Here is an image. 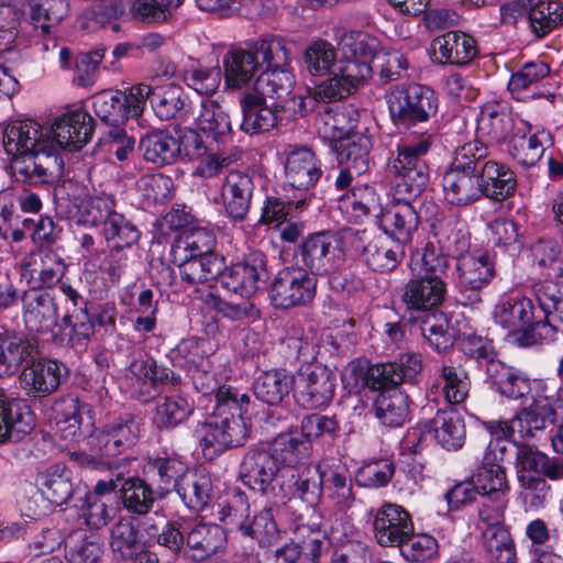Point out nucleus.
Listing matches in <instances>:
<instances>
[{
  "label": "nucleus",
  "instance_id": "obj_1",
  "mask_svg": "<svg viewBox=\"0 0 563 563\" xmlns=\"http://www.w3.org/2000/svg\"><path fill=\"white\" fill-rule=\"evenodd\" d=\"M432 144L430 134L409 136L397 145V155L387 163V173L395 178V190L404 197L383 211L379 225L385 234L401 244L411 240L419 224L418 213L409 199L418 196L429 181L426 156Z\"/></svg>",
  "mask_w": 563,
  "mask_h": 563
},
{
  "label": "nucleus",
  "instance_id": "obj_2",
  "mask_svg": "<svg viewBox=\"0 0 563 563\" xmlns=\"http://www.w3.org/2000/svg\"><path fill=\"white\" fill-rule=\"evenodd\" d=\"M485 371L497 391L509 399H522L532 394V401L520 408L510 420L489 421L485 423V428L492 434L500 433L510 439H515L516 435L520 440L541 439L558 416L556 409L547 395V383L534 380L532 386L523 372L498 360L488 361Z\"/></svg>",
  "mask_w": 563,
  "mask_h": 563
},
{
  "label": "nucleus",
  "instance_id": "obj_3",
  "mask_svg": "<svg viewBox=\"0 0 563 563\" xmlns=\"http://www.w3.org/2000/svg\"><path fill=\"white\" fill-rule=\"evenodd\" d=\"M2 144L18 180L36 185L63 176L64 162L54 152L48 126L31 119L12 121L3 129Z\"/></svg>",
  "mask_w": 563,
  "mask_h": 563
},
{
  "label": "nucleus",
  "instance_id": "obj_4",
  "mask_svg": "<svg viewBox=\"0 0 563 563\" xmlns=\"http://www.w3.org/2000/svg\"><path fill=\"white\" fill-rule=\"evenodd\" d=\"M235 394L230 388H221L217 395L213 416L197 429L203 450L225 449L244 444L247 438V423L241 417Z\"/></svg>",
  "mask_w": 563,
  "mask_h": 563
},
{
  "label": "nucleus",
  "instance_id": "obj_5",
  "mask_svg": "<svg viewBox=\"0 0 563 563\" xmlns=\"http://www.w3.org/2000/svg\"><path fill=\"white\" fill-rule=\"evenodd\" d=\"M66 0H14L0 3V46L13 42L22 18L26 16L34 30L46 35L51 23L59 22L66 13Z\"/></svg>",
  "mask_w": 563,
  "mask_h": 563
},
{
  "label": "nucleus",
  "instance_id": "obj_6",
  "mask_svg": "<svg viewBox=\"0 0 563 563\" xmlns=\"http://www.w3.org/2000/svg\"><path fill=\"white\" fill-rule=\"evenodd\" d=\"M372 68L365 62L345 59L339 63L327 80L316 86L313 93L300 97V111H312L317 101L331 102L353 93L361 84L371 77Z\"/></svg>",
  "mask_w": 563,
  "mask_h": 563
},
{
  "label": "nucleus",
  "instance_id": "obj_7",
  "mask_svg": "<svg viewBox=\"0 0 563 563\" xmlns=\"http://www.w3.org/2000/svg\"><path fill=\"white\" fill-rule=\"evenodd\" d=\"M349 233L322 231L310 234L300 245L299 255L303 265L312 273L325 275L334 273L345 263V246L350 245Z\"/></svg>",
  "mask_w": 563,
  "mask_h": 563
},
{
  "label": "nucleus",
  "instance_id": "obj_8",
  "mask_svg": "<svg viewBox=\"0 0 563 563\" xmlns=\"http://www.w3.org/2000/svg\"><path fill=\"white\" fill-rule=\"evenodd\" d=\"M386 102L390 117L397 124L426 122L438 109L434 91L418 84L390 88L386 93Z\"/></svg>",
  "mask_w": 563,
  "mask_h": 563
},
{
  "label": "nucleus",
  "instance_id": "obj_9",
  "mask_svg": "<svg viewBox=\"0 0 563 563\" xmlns=\"http://www.w3.org/2000/svg\"><path fill=\"white\" fill-rule=\"evenodd\" d=\"M494 321L517 335L526 344H533L548 336H540L543 330L537 327L540 314L532 300L525 296L504 297L493 310Z\"/></svg>",
  "mask_w": 563,
  "mask_h": 563
},
{
  "label": "nucleus",
  "instance_id": "obj_10",
  "mask_svg": "<svg viewBox=\"0 0 563 563\" xmlns=\"http://www.w3.org/2000/svg\"><path fill=\"white\" fill-rule=\"evenodd\" d=\"M317 290V279L301 267H286L274 277L269 298L272 303L282 309L310 303Z\"/></svg>",
  "mask_w": 563,
  "mask_h": 563
},
{
  "label": "nucleus",
  "instance_id": "obj_11",
  "mask_svg": "<svg viewBox=\"0 0 563 563\" xmlns=\"http://www.w3.org/2000/svg\"><path fill=\"white\" fill-rule=\"evenodd\" d=\"M350 246L360 253L373 271H393L404 257L402 244L387 234L373 235L366 230L349 233Z\"/></svg>",
  "mask_w": 563,
  "mask_h": 563
},
{
  "label": "nucleus",
  "instance_id": "obj_12",
  "mask_svg": "<svg viewBox=\"0 0 563 563\" xmlns=\"http://www.w3.org/2000/svg\"><path fill=\"white\" fill-rule=\"evenodd\" d=\"M516 472L520 487L526 492L525 498L530 497L531 507L543 506L550 493V485L541 476L547 453L536 446L516 443Z\"/></svg>",
  "mask_w": 563,
  "mask_h": 563
},
{
  "label": "nucleus",
  "instance_id": "obj_13",
  "mask_svg": "<svg viewBox=\"0 0 563 563\" xmlns=\"http://www.w3.org/2000/svg\"><path fill=\"white\" fill-rule=\"evenodd\" d=\"M240 476L247 487L267 497H285L283 485L279 493L275 483H278L282 471L272 453L266 449H252L246 452L241 463Z\"/></svg>",
  "mask_w": 563,
  "mask_h": 563
},
{
  "label": "nucleus",
  "instance_id": "obj_14",
  "mask_svg": "<svg viewBox=\"0 0 563 563\" xmlns=\"http://www.w3.org/2000/svg\"><path fill=\"white\" fill-rule=\"evenodd\" d=\"M323 529L320 527L300 526L295 530L292 541L303 553L306 563H319V558L325 549V540L341 542L352 532V526L342 517L322 515Z\"/></svg>",
  "mask_w": 563,
  "mask_h": 563
},
{
  "label": "nucleus",
  "instance_id": "obj_15",
  "mask_svg": "<svg viewBox=\"0 0 563 563\" xmlns=\"http://www.w3.org/2000/svg\"><path fill=\"white\" fill-rule=\"evenodd\" d=\"M67 264L51 249H40L24 256L20 262V276L31 289L52 288L58 285Z\"/></svg>",
  "mask_w": 563,
  "mask_h": 563
},
{
  "label": "nucleus",
  "instance_id": "obj_16",
  "mask_svg": "<svg viewBox=\"0 0 563 563\" xmlns=\"http://www.w3.org/2000/svg\"><path fill=\"white\" fill-rule=\"evenodd\" d=\"M68 368L51 358L32 360L19 375L20 388L27 397L42 398L54 394L66 380Z\"/></svg>",
  "mask_w": 563,
  "mask_h": 563
},
{
  "label": "nucleus",
  "instance_id": "obj_17",
  "mask_svg": "<svg viewBox=\"0 0 563 563\" xmlns=\"http://www.w3.org/2000/svg\"><path fill=\"white\" fill-rule=\"evenodd\" d=\"M334 389L333 373L321 365L294 376L295 398L303 408H319L328 405L334 396Z\"/></svg>",
  "mask_w": 563,
  "mask_h": 563
},
{
  "label": "nucleus",
  "instance_id": "obj_18",
  "mask_svg": "<svg viewBox=\"0 0 563 563\" xmlns=\"http://www.w3.org/2000/svg\"><path fill=\"white\" fill-rule=\"evenodd\" d=\"M283 166L286 183L298 190L313 187L322 175L319 158L307 146L287 145L284 150Z\"/></svg>",
  "mask_w": 563,
  "mask_h": 563
},
{
  "label": "nucleus",
  "instance_id": "obj_19",
  "mask_svg": "<svg viewBox=\"0 0 563 563\" xmlns=\"http://www.w3.org/2000/svg\"><path fill=\"white\" fill-rule=\"evenodd\" d=\"M55 147L58 145L68 151L82 148L91 139L93 119L82 108L69 110L48 126Z\"/></svg>",
  "mask_w": 563,
  "mask_h": 563
},
{
  "label": "nucleus",
  "instance_id": "obj_20",
  "mask_svg": "<svg viewBox=\"0 0 563 563\" xmlns=\"http://www.w3.org/2000/svg\"><path fill=\"white\" fill-rule=\"evenodd\" d=\"M114 198L108 194L87 196L79 201L64 197L56 199V210L62 217L85 227L104 223L106 218L114 210Z\"/></svg>",
  "mask_w": 563,
  "mask_h": 563
},
{
  "label": "nucleus",
  "instance_id": "obj_21",
  "mask_svg": "<svg viewBox=\"0 0 563 563\" xmlns=\"http://www.w3.org/2000/svg\"><path fill=\"white\" fill-rule=\"evenodd\" d=\"M266 258L261 252L250 254L244 263H236L220 274L221 284L228 290L249 298L258 289V284L266 277Z\"/></svg>",
  "mask_w": 563,
  "mask_h": 563
},
{
  "label": "nucleus",
  "instance_id": "obj_22",
  "mask_svg": "<svg viewBox=\"0 0 563 563\" xmlns=\"http://www.w3.org/2000/svg\"><path fill=\"white\" fill-rule=\"evenodd\" d=\"M374 536L383 547H398L410 537L413 523L410 515L399 505L384 504L378 508L373 521Z\"/></svg>",
  "mask_w": 563,
  "mask_h": 563
},
{
  "label": "nucleus",
  "instance_id": "obj_23",
  "mask_svg": "<svg viewBox=\"0 0 563 563\" xmlns=\"http://www.w3.org/2000/svg\"><path fill=\"white\" fill-rule=\"evenodd\" d=\"M34 427L35 417L26 400L9 399L0 388V443L20 441Z\"/></svg>",
  "mask_w": 563,
  "mask_h": 563
},
{
  "label": "nucleus",
  "instance_id": "obj_24",
  "mask_svg": "<svg viewBox=\"0 0 563 563\" xmlns=\"http://www.w3.org/2000/svg\"><path fill=\"white\" fill-rule=\"evenodd\" d=\"M254 184L252 177L239 170L230 172L221 185L220 197L227 216L243 221L251 207Z\"/></svg>",
  "mask_w": 563,
  "mask_h": 563
},
{
  "label": "nucleus",
  "instance_id": "obj_25",
  "mask_svg": "<svg viewBox=\"0 0 563 563\" xmlns=\"http://www.w3.org/2000/svg\"><path fill=\"white\" fill-rule=\"evenodd\" d=\"M139 431V423L129 416L93 433L89 444L101 455L113 456L131 446L137 439Z\"/></svg>",
  "mask_w": 563,
  "mask_h": 563
},
{
  "label": "nucleus",
  "instance_id": "obj_26",
  "mask_svg": "<svg viewBox=\"0 0 563 563\" xmlns=\"http://www.w3.org/2000/svg\"><path fill=\"white\" fill-rule=\"evenodd\" d=\"M446 284L444 280L420 278L411 275L400 296L406 310L411 312L429 311L444 300Z\"/></svg>",
  "mask_w": 563,
  "mask_h": 563
},
{
  "label": "nucleus",
  "instance_id": "obj_27",
  "mask_svg": "<svg viewBox=\"0 0 563 563\" xmlns=\"http://www.w3.org/2000/svg\"><path fill=\"white\" fill-rule=\"evenodd\" d=\"M22 317L30 332H49L58 321L57 305L48 292H25L22 298Z\"/></svg>",
  "mask_w": 563,
  "mask_h": 563
},
{
  "label": "nucleus",
  "instance_id": "obj_28",
  "mask_svg": "<svg viewBox=\"0 0 563 563\" xmlns=\"http://www.w3.org/2000/svg\"><path fill=\"white\" fill-rule=\"evenodd\" d=\"M323 493L325 504L332 510L328 516L336 515L346 520L345 514L354 505L355 496L349 471L344 466L324 470Z\"/></svg>",
  "mask_w": 563,
  "mask_h": 563
},
{
  "label": "nucleus",
  "instance_id": "obj_29",
  "mask_svg": "<svg viewBox=\"0 0 563 563\" xmlns=\"http://www.w3.org/2000/svg\"><path fill=\"white\" fill-rule=\"evenodd\" d=\"M358 120L357 110L351 104L325 106L318 113L316 125L319 135L328 142H342L350 136Z\"/></svg>",
  "mask_w": 563,
  "mask_h": 563
},
{
  "label": "nucleus",
  "instance_id": "obj_30",
  "mask_svg": "<svg viewBox=\"0 0 563 563\" xmlns=\"http://www.w3.org/2000/svg\"><path fill=\"white\" fill-rule=\"evenodd\" d=\"M459 285L464 290H481L495 275L494 263L487 253L461 254L456 261Z\"/></svg>",
  "mask_w": 563,
  "mask_h": 563
},
{
  "label": "nucleus",
  "instance_id": "obj_31",
  "mask_svg": "<svg viewBox=\"0 0 563 563\" xmlns=\"http://www.w3.org/2000/svg\"><path fill=\"white\" fill-rule=\"evenodd\" d=\"M214 351V344L210 340L187 338L169 352V357L174 366L192 374L200 368H211L210 356Z\"/></svg>",
  "mask_w": 563,
  "mask_h": 563
},
{
  "label": "nucleus",
  "instance_id": "obj_32",
  "mask_svg": "<svg viewBox=\"0 0 563 563\" xmlns=\"http://www.w3.org/2000/svg\"><path fill=\"white\" fill-rule=\"evenodd\" d=\"M198 131L216 143L225 144L231 140L232 126L229 114L218 101L203 98L195 117Z\"/></svg>",
  "mask_w": 563,
  "mask_h": 563
},
{
  "label": "nucleus",
  "instance_id": "obj_33",
  "mask_svg": "<svg viewBox=\"0 0 563 563\" xmlns=\"http://www.w3.org/2000/svg\"><path fill=\"white\" fill-rule=\"evenodd\" d=\"M444 199L456 207H466L483 197L477 174L448 169L442 178Z\"/></svg>",
  "mask_w": 563,
  "mask_h": 563
},
{
  "label": "nucleus",
  "instance_id": "obj_34",
  "mask_svg": "<svg viewBox=\"0 0 563 563\" xmlns=\"http://www.w3.org/2000/svg\"><path fill=\"white\" fill-rule=\"evenodd\" d=\"M437 59L442 64L465 65L477 55L475 40L462 32H448L433 42Z\"/></svg>",
  "mask_w": 563,
  "mask_h": 563
},
{
  "label": "nucleus",
  "instance_id": "obj_35",
  "mask_svg": "<svg viewBox=\"0 0 563 563\" xmlns=\"http://www.w3.org/2000/svg\"><path fill=\"white\" fill-rule=\"evenodd\" d=\"M37 343L23 335H7L0 339V377L13 375L20 366L36 357Z\"/></svg>",
  "mask_w": 563,
  "mask_h": 563
},
{
  "label": "nucleus",
  "instance_id": "obj_36",
  "mask_svg": "<svg viewBox=\"0 0 563 563\" xmlns=\"http://www.w3.org/2000/svg\"><path fill=\"white\" fill-rule=\"evenodd\" d=\"M282 471V476L295 477V471L305 463L308 456V442L291 434H279L266 449Z\"/></svg>",
  "mask_w": 563,
  "mask_h": 563
},
{
  "label": "nucleus",
  "instance_id": "obj_37",
  "mask_svg": "<svg viewBox=\"0 0 563 563\" xmlns=\"http://www.w3.org/2000/svg\"><path fill=\"white\" fill-rule=\"evenodd\" d=\"M434 440L445 450H459L465 442V424L463 418L453 408L438 410L428 424Z\"/></svg>",
  "mask_w": 563,
  "mask_h": 563
},
{
  "label": "nucleus",
  "instance_id": "obj_38",
  "mask_svg": "<svg viewBox=\"0 0 563 563\" xmlns=\"http://www.w3.org/2000/svg\"><path fill=\"white\" fill-rule=\"evenodd\" d=\"M483 196L501 201L509 197L516 188L514 173L504 164L488 159L481 166L477 174Z\"/></svg>",
  "mask_w": 563,
  "mask_h": 563
},
{
  "label": "nucleus",
  "instance_id": "obj_39",
  "mask_svg": "<svg viewBox=\"0 0 563 563\" xmlns=\"http://www.w3.org/2000/svg\"><path fill=\"white\" fill-rule=\"evenodd\" d=\"M224 79L231 88H242L251 82L261 67L253 48L230 49L223 56Z\"/></svg>",
  "mask_w": 563,
  "mask_h": 563
},
{
  "label": "nucleus",
  "instance_id": "obj_40",
  "mask_svg": "<svg viewBox=\"0 0 563 563\" xmlns=\"http://www.w3.org/2000/svg\"><path fill=\"white\" fill-rule=\"evenodd\" d=\"M274 106H267L264 98L250 92L241 100L243 120L241 129L247 134H258L269 131L277 124Z\"/></svg>",
  "mask_w": 563,
  "mask_h": 563
},
{
  "label": "nucleus",
  "instance_id": "obj_41",
  "mask_svg": "<svg viewBox=\"0 0 563 563\" xmlns=\"http://www.w3.org/2000/svg\"><path fill=\"white\" fill-rule=\"evenodd\" d=\"M559 284H561L560 280L558 283L543 280L534 285V295L539 306L537 311L540 314L537 327L543 330V332H539L540 336H551L554 331L559 330L554 314L563 305V294Z\"/></svg>",
  "mask_w": 563,
  "mask_h": 563
},
{
  "label": "nucleus",
  "instance_id": "obj_42",
  "mask_svg": "<svg viewBox=\"0 0 563 563\" xmlns=\"http://www.w3.org/2000/svg\"><path fill=\"white\" fill-rule=\"evenodd\" d=\"M437 373L438 377L432 388L440 390L448 404H463L471 390V378L467 372L460 366L443 362Z\"/></svg>",
  "mask_w": 563,
  "mask_h": 563
},
{
  "label": "nucleus",
  "instance_id": "obj_43",
  "mask_svg": "<svg viewBox=\"0 0 563 563\" xmlns=\"http://www.w3.org/2000/svg\"><path fill=\"white\" fill-rule=\"evenodd\" d=\"M528 135H516L511 141L510 154L521 166L536 165L542 157L545 145L551 144V135L543 128L527 125Z\"/></svg>",
  "mask_w": 563,
  "mask_h": 563
},
{
  "label": "nucleus",
  "instance_id": "obj_44",
  "mask_svg": "<svg viewBox=\"0 0 563 563\" xmlns=\"http://www.w3.org/2000/svg\"><path fill=\"white\" fill-rule=\"evenodd\" d=\"M395 373L390 362L373 365L366 372L352 363L344 369L342 379L344 384L353 388L363 383L372 389L379 390L399 385Z\"/></svg>",
  "mask_w": 563,
  "mask_h": 563
},
{
  "label": "nucleus",
  "instance_id": "obj_45",
  "mask_svg": "<svg viewBox=\"0 0 563 563\" xmlns=\"http://www.w3.org/2000/svg\"><path fill=\"white\" fill-rule=\"evenodd\" d=\"M180 272L184 282L188 284L208 283L220 276L225 267L224 258L218 254L192 256L184 261H173Z\"/></svg>",
  "mask_w": 563,
  "mask_h": 563
},
{
  "label": "nucleus",
  "instance_id": "obj_46",
  "mask_svg": "<svg viewBox=\"0 0 563 563\" xmlns=\"http://www.w3.org/2000/svg\"><path fill=\"white\" fill-rule=\"evenodd\" d=\"M514 128L511 114L499 102H488L483 106L477 118V130L490 141H505Z\"/></svg>",
  "mask_w": 563,
  "mask_h": 563
},
{
  "label": "nucleus",
  "instance_id": "obj_47",
  "mask_svg": "<svg viewBox=\"0 0 563 563\" xmlns=\"http://www.w3.org/2000/svg\"><path fill=\"white\" fill-rule=\"evenodd\" d=\"M214 234L205 228H190L184 230L172 246L173 261H184L192 256L214 254Z\"/></svg>",
  "mask_w": 563,
  "mask_h": 563
},
{
  "label": "nucleus",
  "instance_id": "obj_48",
  "mask_svg": "<svg viewBox=\"0 0 563 563\" xmlns=\"http://www.w3.org/2000/svg\"><path fill=\"white\" fill-rule=\"evenodd\" d=\"M52 412L60 435L65 440H73L79 433L82 416L89 412V408L78 398L67 396L54 402Z\"/></svg>",
  "mask_w": 563,
  "mask_h": 563
},
{
  "label": "nucleus",
  "instance_id": "obj_49",
  "mask_svg": "<svg viewBox=\"0 0 563 563\" xmlns=\"http://www.w3.org/2000/svg\"><path fill=\"white\" fill-rule=\"evenodd\" d=\"M446 257L448 255L439 247L427 244L422 250H417L411 254L410 274L420 278L444 280L449 268Z\"/></svg>",
  "mask_w": 563,
  "mask_h": 563
},
{
  "label": "nucleus",
  "instance_id": "obj_50",
  "mask_svg": "<svg viewBox=\"0 0 563 563\" xmlns=\"http://www.w3.org/2000/svg\"><path fill=\"white\" fill-rule=\"evenodd\" d=\"M140 147L144 159L157 166L173 164L180 155L178 140L165 131H157L142 137Z\"/></svg>",
  "mask_w": 563,
  "mask_h": 563
},
{
  "label": "nucleus",
  "instance_id": "obj_51",
  "mask_svg": "<svg viewBox=\"0 0 563 563\" xmlns=\"http://www.w3.org/2000/svg\"><path fill=\"white\" fill-rule=\"evenodd\" d=\"M295 85V76L286 67L265 68L257 77L254 89L255 95L262 98H271L284 101L291 92Z\"/></svg>",
  "mask_w": 563,
  "mask_h": 563
},
{
  "label": "nucleus",
  "instance_id": "obj_52",
  "mask_svg": "<svg viewBox=\"0 0 563 563\" xmlns=\"http://www.w3.org/2000/svg\"><path fill=\"white\" fill-rule=\"evenodd\" d=\"M294 495L305 504L316 507L323 495L324 470L317 464L308 463L295 471Z\"/></svg>",
  "mask_w": 563,
  "mask_h": 563
},
{
  "label": "nucleus",
  "instance_id": "obj_53",
  "mask_svg": "<svg viewBox=\"0 0 563 563\" xmlns=\"http://www.w3.org/2000/svg\"><path fill=\"white\" fill-rule=\"evenodd\" d=\"M175 489L188 508L199 511L210 500L212 483L206 472L195 471L183 476Z\"/></svg>",
  "mask_w": 563,
  "mask_h": 563
},
{
  "label": "nucleus",
  "instance_id": "obj_54",
  "mask_svg": "<svg viewBox=\"0 0 563 563\" xmlns=\"http://www.w3.org/2000/svg\"><path fill=\"white\" fill-rule=\"evenodd\" d=\"M374 410L376 418L383 424L399 427L408 417V396L396 388L384 390L376 397Z\"/></svg>",
  "mask_w": 563,
  "mask_h": 563
},
{
  "label": "nucleus",
  "instance_id": "obj_55",
  "mask_svg": "<svg viewBox=\"0 0 563 563\" xmlns=\"http://www.w3.org/2000/svg\"><path fill=\"white\" fill-rule=\"evenodd\" d=\"M373 146L372 140L365 134L350 135L335 146L340 164L353 169L361 175L368 169L369 151Z\"/></svg>",
  "mask_w": 563,
  "mask_h": 563
},
{
  "label": "nucleus",
  "instance_id": "obj_56",
  "mask_svg": "<svg viewBox=\"0 0 563 563\" xmlns=\"http://www.w3.org/2000/svg\"><path fill=\"white\" fill-rule=\"evenodd\" d=\"M291 388L294 389V377L279 369L263 373L254 383L256 398L272 406L282 402Z\"/></svg>",
  "mask_w": 563,
  "mask_h": 563
},
{
  "label": "nucleus",
  "instance_id": "obj_57",
  "mask_svg": "<svg viewBox=\"0 0 563 563\" xmlns=\"http://www.w3.org/2000/svg\"><path fill=\"white\" fill-rule=\"evenodd\" d=\"M192 411V404L185 397L164 396L156 402L153 421L159 429L175 428L185 422Z\"/></svg>",
  "mask_w": 563,
  "mask_h": 563
},
{
  "label": "nucleus",
  "instance_id": "obj_58",
  "mask_svg": "<svg viewBox=\"0 0 563 563\" xmlns=\"http://www.w3.org/2000/svg\"><path fill=\"white\" fill-rule=\"evenodd\" d=\"M92 107L96 115L109 125L119 126L129 119L125 92L120 90L96 93Z\"/></svg>",
  "mask_w": 563,
  "mask_h": 563
},
{
  "label": "nucleus",
  "instance_id": "obj_59",
  "mask_svg": "<svg viewBox=\"0 0 563 563\" xmlns=\"http://www.w3.org/2000/svg\"><path fill=\"white\" fill-rule=\"evenodd\" d=\"M167 377L164 368L154 360H136L129 368L128 378L132 391L139 397H150L153 387Z\"/></svg>",
  "mask_w": 563,
  "mask_h": 563
},
{
  "label": "nucleus",
  "instance_id": "obj_60",
  "mask_svg": "<svg viewBox=\"0 0 563 563\" xmlns=\"http://www.w3.org/2000/svg\"><path fill=\"white\" fill-rule=\"evenodd\" d=\"M435 235L440 250L446 255L460 256L466 254L470 247V233L466 224L457 219H445L437 228Z\"/></svg>",
  "mask_w": 563,
  "mask_h": 563
},
{
  "label": "nucleus",
  "instance_id": "obj_61",
  "mask_svg": "<svg viewBox=\"0 0 563 563\" xmlns=\"http://www.w3.org/2000/svg\"><path fill=\"white\" fill-rule=\"evenodd\" d=\"M224 543V532L217 525H197L187 536V545L198 552L195 554L198 560L218 553L223 549Z\"/></svg>",
  "mask_w": 563,
  "mask_h": 563
},
{
  "label": "nucleus",
  "instance_id": "obj_62",
  "mask_svg": "<svg viewBox=\"0 0 563 563\" xmlns=\"http://www.w3.org/2000/svg\"><path fill=\"white\" fill-rule=\"evenodd\" d=\"M37 485L54 506L66 504L73 496L71 481L60 465H54L40 474Z\"/></svg>",
  "mask_w": 563,
  "mask_h": 563
},
{
  "label": "nucleus",
  "instance_id": "obj_63",
  "mask_svg": "<svg viewBox=\"0 0 563 563\" xmlns=\"http://www.w3.org/2000/svg\"><path fill=\"white\" fill-rule=\"evenodd\" d=\"M531 31L542 37L563 23V4L559 1L538 0L528 13Z\"/></svg>",
  "mask_w": 563,
  "mask_h": 563
},
{
  "label": "nucleus",
  "instance_id": "obj_64",
  "mask_svg": "<svg viewBox=\"0 0 563 563\" xmlns=\"http://www.w3.org/2000/svg\"><path fill=\"white\" fill-rule=\"evenodd\" d=\"M102 552V543L93 533L73 534L65 543V559L68 563H97Z\"/></svg>",
  "mask_w": 563,
  "mask_h": 563
}]
</instances>
